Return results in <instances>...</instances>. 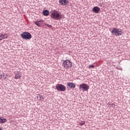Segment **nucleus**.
Returning a JSON list of instances; mask_svg holds the SVG:
<instances>
[{"label": "nucleus", "instance_id": "412c9836", "mask_svg": "<svg viewBox=\"0 0 130 130\" xmlns=\"http://www.w3.org/2000/svg\"><path fill=\"white\" fill-rule=\"evenodd\" d=\"M2 118H4L0 116V120H2Z\"/></svg>", "mask_w": 130, "mask_h": 130}, {"label": "nucleus", "instance_id": "dca6fc26", "mask_svg": "<svg viewBox=\"0 0 130 130\" xmlns=\"http://www.w3.org/2000/svg\"><path fill=\"white\" fill-rule=\"evenodd\" d=\"M6 121H7V119H6L2 118L1 119V121H0V123H5V122H6Z\"/></svg>", "mask_w": 130, "mask_h": 130}, {"label": "nucleus", "instance_id": "9b49d317", "mask_svg": "<svg viewBox=\"0 0 130 130\" xmlns=\"http://www.w3.org/2000/svg\"><path fill=\"white\" fill-rule=\"evenodd\" d=\"M35 23L36 25H37V26L40 27L41 26V25H42V24H43V23H44V21L41 20L40 21H35Z\"/></svg>", "mask_w": 130, "mask_h": 130}, {"label": "nucleus", "instance_id": "a211bd4d", "mask_svg": "<svg viewBox=\"0 0 130 130\" xmlns=\"http://www.w3.org/2000/svg\"><path fill=\"white\" fill-rule=\"evenodd\" d=\"M4 39L3 38V34H0V40Z\"/></svg>", "mask_w": 130, "mask_h": 130}, {"label": "nucleus", "instance_id": "ddd939ff", "mask_svg": "<svg viewBox=\"0 0 130 130\" xmlns=\"http://www.w3.org/2000/svg\"><path fill=\"white\" fill-rule=\"evenodd\" d=\"M8 78V74L3 73L2 75H1V79H4V80H6Z\"/></svg>", "mask_w": 130, "mask_h": 130}, {"label": "nucleus", "instance_id": "2eb2a0df", "mask_svg": "<svg viewBox=\"0 0 130 130\" xmlns=\"http://www.w3.org/2000/svg\"><path fill=\"white\" fill-rule=\"evenodd\" d=\"M2 37L3 39H6V38H8V35L7 34H2Z\"/></svg>", "mask_w": 130, "mask_h": 130}, {"label": "nucleus", "instance_id": "20e7f679", "mask_svg": "<svg viewBox=\"0 0 130 130\" xmlns=\"http://www.w3.org/2000/svg\"><path fill=\"white\" fill-rule=\"evenodd\" d=\"M89 85L85 83H82L80 85L79 90H81L83 92H85V91H88V90H89Z\"/></svg>", "mask_w": 130, "mask_h": 130}, {"label": "nucleus", "instance_id": "6e6552de", "mask_svg": "<svg viewBox=\"0 0 130 130\" xmlns=\"http://www.w3.org/2000/svg\"><path fill=\"white\" fill-rule=\"evenodd\" d=\"M59 5L62 6H67L69 4L68 0H59Z\"/></svg>", "mask_w": 130, "mask_h": 130}, {"label": "nucleus", "instance_id": "f8f14e48", "mask_svg": "<svg viewBox=\"0 0 130 130\" xmlns=\"http://www.w3.org/2000/svg\"><path fill=\"white\" fill-rule=\"evenodd\" d=\"M15 79H20V78L22 77L21 75L19 74V72H15Z\"/></svg>", "mask_w": 130, "mask_h": 130}, {"label": "nucleus", "instance_id": "f03ea898", "mask_svg": "<svg viewBox=\"0 0 130 130\" xmlns=\"http://www.w3.org/2000/svg\"><path fill=\"white\" fill-rule=\"evenodd\" d=\"M60 14V12L58 11L54 10L51 14V17L54 20H59V19H61V15Z\"/></svg>", "mask_w": 130, "mask_h": 130}, {"label": "nucleus", "instance_id": "9d476101", "mask_svg": "<svg viewBox=\"0 0 130 130\" xmlns=\"http://www.w3.org/2000/svg\"><path fill=\"white\" fill-rule=\"evenodd\" d=\"M67 86H68V87H69V88L71 89H75L76 88V85L72 82H69L67 84Z\"/></svg>", "mask_w": 130, "mask_h": 130}, {"label": "nucleus", "instance_id": "f3484780", "mask_svg": "<svg viewBox=\"0 0 130 130\" xmlns=\"http://www.w3.org/2000/svg\"><path fill=\"white\" fill-rule=\"evenodd\" d=\"M85 121H83L81 122V123H79V125L82 126V125H84V124H85Z\"/></svg>", "mask_w": 130, "mask_h": 130}, {"label": "nucleus", "instance_id": "5701e85b", "mask_svg": "<svg viewBox=\"0 0 130 130\" xmlns=\"http://www.w3.org/2000/svg\"><path fill=\"white\" fill-rule=\"evenodd\" d=\"M0 121H2V120H0Z\"/></svg>", "mask_w": 130, "mask_h": 130}, {"label": "nucleus", "instance_id": "f257e3e1", "mask_svg": "<svg viewBox=\"0 0 130 130\" xmlns=\"http://www.w3.org/2000/svg\"><path fill=\"white\" fill-rule=\"evenodd\" d=\"M62 66L66 70H69V69H71L73 67V63L69 59L65 60L62 61Z\"/></svg>", "mask_w": 130, "mask_h": 130}, {"label": "nucleus", "instance_id": "1a4fd4ad", "mask_svg": "<svg viewBox=\"0 0 130 130\" xmlns=\"http://www.w3.org/2000/svg\"><path fill=\"white\" fill-rule=\"evenodd\" d=\"M100 11V8H99V7H94L92 9V12L93 13H95V14H98Z\"/></svg>", "mask_w": 130, "mask_h": 130}, {"label": "nucleus", "instance_id": "39448f33", "mask_svg": "<svg viewBox=\"0 0 130 130\" xmlns=\"http://www.w3.org/2000/svg\"><path fill=\"white\" fill-rule=\"evenodd\" d=\"M112 33L114 34L115 36H120L122 34V31L116 28H114L112 31Z\"/></svg>", "mask_w": 130, "mask_h": 130}, {"label": "nucleus", "instance_id": "0eeeda50", "mask_svg": "<svg viewBox=\"0 0 130 130\" xmlns=\"http://www.w3.org/2000/svg\"><path fill=\"white\" fill-rule=\"evenodd\" d=\"M44 98H45L44 95L41 94H38L37 96V100H39V101H43V100H44Z\"/></svg>", "mask_w": 130, "mask_h": 130}, {"label": "nucleus", "instance_id": "4468645a", "mask_svg": "<svg viewBox=\"0 0 130 130\" xmlns=\"http://www.w3.org/2000/svg\"><path fill=\"white\" fill-rule=\"evenodd\" d=\"M44 16H48L49 15V11L48 10H45L43 12Z\"/></svg>", "mask_w": 130, "mask_h": 130}, {"label": "nucleus", "instance_id": "423d86ee", "mask_svg": "<svg viewBox=\"0 0 130 130\" xmlns=\"http://www.w3.org/2000/svg\"><path fill=\"white\" fill-rule=\"evenodd\" d=\"M56 89L57 91H61L62 92H64V91L67 90L66 86L62 84H57L56 85Z\"/></svg>", "mask_w": 130, "mask_h": 130}, {"label": "nucleus", "instance_id": "4be33fe9", "mask_svg": "<svg viewBox=\"0 0 130 130\" xmlns=\"http://www.w3.org/2000/svg\"><path fill=\"white\" fill-rule=\"evenodd\" d=\"M0 130H3V128L0 127Z\"/></svg>", "mask_w": 130, "mask_h": 130}, {"label": "nucleus", "instance_id": "6ab92c4d", "mask_svg": "<svg viewBox=\"0 0 130 130\" xmlns=\"http://www.w3.org/2000/svg\"><path fill=\"white\" fill-rule=\"evenodd\" d=\"M89 69L93 68H94V66L93 65H89Z\"/></svg>", "mask_w": 130, "mask_h": 130}, {"label": "nucleus", "instance_id": "aec40b11", "mask_svg": "<svg viewBox=\"0 0 130 130\" xmlns=\"http://www.w3.org/2000/svg\"><path fill=\"white\" fill-rule=\"evenodd\" d=\"M111 106L113 108H114L115 107V104H112Z\"/></svg>", "mask_w": 130, "mask_h": 130}, {"label": "nucleus", "instance_id": "7ed1b4c3", "mask_svg": "<svg viewBox=\"0 0 130 130\" xmlns=\"http://www.w3.org/2000/svg\"><path fill=\"white\" fill-rule=\"evenodd\" d=\"M21 38L25 40H29L32 38V35L30 32L24 31L20 35Z\"/></svg>", "mask_w": 130, "mask_h": 130}]
</instances>
